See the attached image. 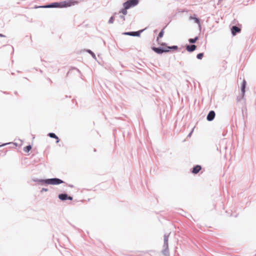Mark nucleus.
<instances>
[{
    "label": "nucleus",
    "instance_id": "obj_1",
    "mask_svg": "<svg viewBox=\"0 0 256 256\" xmlns=\"http://www.w3.org/2000/svg\"><path fill=\"white\" fill-rule=\"evenodd\" d=\"M78 4V2L76 0H66L60 2H54L50 4L42 6L44 8H64L70 7Z\"/></svg>",
    "mask_w": 256,
    "mask_h": 256
},
{
    "label": "nucleus",
    "instance_id": "obj_2",
    "mask_svg": "<svg viewBox=\"0 0 256 256\" xmlns=\"http://www.w3.org/2000/svg\"><path fill=\"white\" fill-rule=\"evenodd\" d=\"M170 49H173V50H177L178 46H167L166 48H157L156 47H152V50L158 54H161L164 52H169Z\"/></svg>",
    "mask_w": 256,
    "mask_h": 256
},
{
    "label": "nucleus",
    "instance_id": "obj_3",
    "mask_svg": "<svg viewBox=\"0 0 256 256\" xmlns=\"http://www.w3.org/2000/svg\"><path fill=\"white\" fill-rule=\"evenodd\" d=\"M44 182L46 184L57 185L63 183V181L57 178L47 179L44 180Z\"/></svg>",
    "mask_w": 256,
    "mask_h": 256
},
{
    "label": "nucleus",
    "instance_id": "obj_4",
    "mask_svg": "<svg viewBox=\"0 0 256 256\" xmlns=\"http://www.w3.org/2000/svg\"><path fill=\"white\" fill-rule=\"evenodd\" d=\"M138 0H128L126 2H124L123 4L124 7L126 8H130L138 4Z\"/></svg>",
    "mask_w": 256,
    "mask_h": 256
},
{
    "label": "nucleus",
    "instance_id": "obj_5",
    "mask_svg": "<svg viewBox=\"0 0 256 256\" xmlns=\"http://www.w3.org/2000/svg\"><path fill=\"white\" fill-rule=\"evenodd\" d=\"M214 117H215V112L214 111L212 110V111L210 112L208 114L207 120L208 121H212V120H213L214 119Z\"/></svg>",
    "mask_w": 256,
    "mask_h": 256
},
{
    "label": "nucleus",
    "instance_id": "obj_6",
    "mask_svg": "<svg viewBox=\"0 0 256 256\" xmlns=\"http://www.w3.org/2000/svg\"><path fill=\"white\" fill-rule=\"evenodd\" d=\"M240 32V28L236 26H233L232 28V33L234 36H235L236 33Z\"/></svg>",
    "mask_w": 256,
    "mask_h": 256
},
{
    "label": "nucleus",
    "instance_id": "obj_7",
    "mask_svg": "<svg viewBox=\"0 0 256 256\" xmlns=\"http://www.w3.org/2000/svg\"><path fill=\"white\" fill-rule=\"evenodd\" d=\"M201 169L202 168L200 166L196 165L193 168L192 172L194 174H196L201 170Z\"/></svg>",
    "mask_w": 256,
    "mask_h": 256
},
{
    "label": "nucleus",
    "instance_id": "obj_8",
    "mask_svg": "<svg viewBox=\"0 0 256 256\" xmlns=\"http://www.w3.org/2000/svg\"><path fill=\"white\" fill-rule=\"evenodd\" d=\"M196 48V46L192 44L190 46H187L186 47V50L190 52H192L194 51Z\"/></svg>",
    "mask_w": 256,
    "mask_h": 256
},
{
    "label": "nucleus",
    "instance_id": "obj_9",
    "mask_svg": "<svg viewBox=\"0 0 256 256\" xmlns=\"http://www.w3.org/2000/svg\"><path fill=\"white\" fill-rule=\"evenodd\" d=\"M246 86V82L245 80H244L242 82V98H243L244 95Z\"/></svg>",
    "mask_w": 256,
    "mask_h": 256
},
{
    "label": "nucleus",
    "instance_id": "obj_10",
    "mask_svg": "<svg viewBox=\"0 0 256 256\" xmlns=\"http://www.w3.org/2000/svg\"><path fill=\"white\" fill-rule=\"evenodd\" d=\"M124 34H126V35H129V36H139V32H124Z\"/></svg>",
    "mask_w": 256,
    "mask_h": 256
},
{
    "label": "nucleus",
    "instance_id": "obj_11",
    "mask_svg": "<svg viewBox=\"0 0 256 256\" xmlns=\"http://www.w3.org/2000/svg\"><path fill=\"white\" fill-rule=\"evenodd\" d=\"M58 198L60 200H64L67 199L68 195L66 194H60L58 195Z\"/></svg>",
    "mask_w": 256,
    "mask_h": 256
},
{
    "label": "nucleus",
    "instance_id": "obj_12",
    "mask_svg": "<svg viewBox=\"0 0 256 256\" xmlns=\"http://www.w3.org/2000/svg\"><path fill=\"white\" fill-rule=\"evenodd\" d=\"M164 29H162V30L160 31V32L159 33L158 36V38H157V40H157V42H158V44H160V43H159V39H160V38H162L164 34Z\"/></svg>",
    "mask_w": 256,
    "mask_h": 256
},
{
    "label": "nucleus",
    "instance_id": "obj_13",
    "mask_svg": "<svg viewBox=\"0 0 256 256\" xmlns=\"http://www.w3.org/2000/svg\"><path fill=\"white\" fill-rule=\"evenodd\" d=\"M190 19L194 20V21L196 23L198 24L200 26V20H199V19L198 18L190 16Z\"/></svg>",
    "mask_w": 256,
    "mask_h": 256
},
{
    "label": "nucleus",
    "instance_id": "obj_14",
    "mask_svg": "<svg viewBox=\"0 0 256 256\" xmlns=\"http://www.w3.org/2000/svg\"><path fill=\"white\" fill-rule=\"evenodd\" d=\"M168 236H164V246L166 247V249L168 248Z\"/></svg>",
    "mask_w": 256,
    "mask_h": 256
},
{
    "label": "nucleus",
    "instance_id": "obj_15",
    "mask_svg": "<svg viewBox=\"0 0 256 256\" xmlns=\"http://www.w3.org/2000/svg\"><path fill=\"white\" fill-rule=\"evenodd\" d=\"M50 138H54L57 140L56 142L58 143L59 142L58 137L54 133H49L48 134Z\"/></svg>",
    "mask_w": 256,
    "mask_h": 256
},
{
    "label": "nucleus",
    "instance_id": "obj_16",
    "mask_svg": "<svg viewBox=\"0 0 256 256\" xmlns=\"http://www.w3.org/2000/svg\"><path fill=\"white\" fill-rule=\"evenodd\" d=\"M32 149V146H31L29 145V146H26V147H24V152H29L30 150Z\"/></svg>",
    "mask_w": 256,
    "mask_h": 256
},
{
    "label": "nucleus",
    "instance_id": "obj_17",
    "mask_svg": "<svg viewBox=\"0 0 256 256\" xmlns=\"http://www.w3.org/2000/svg\"><path fill=\"white\" fill-rule=\"evenodd\" d=\"M128 9V8H126L125 7H124V8H122V10H121L120 11V12L122 13L124 15H126L127 14V10Z\"/></svg>",
    "mask_w": 256,
    "mask_h": 256
},
{
    "label": "nucleus",
    "instance_id": "obj_18",
    "mask_svg": "<svg viewBox=\"0 0 256 256\" xmlns=\"http://www.w3.org/2000/svg\"><path fill=\"white\" fill-rule=\"evenodd\" d=\"M198 40V37L196 36L194 38L189 39L188 41L190 43L194 44V43H195Z\"/></svg>",
    "mask_w": 256,
    "mask_h": 256
},
{
    "label": "nucleus",
    "instance_id": "obj_19",
    "mask_svg": "<svg viewBox=\"0 0 256 256\" xmlns=\"http://www.w3.org/2000/svg\"><path fill=\"white\" fill-rule=\"evenodd\" d=\"M203 56H204L203 53H200L197 54L196 57L198 59L201 60L203 58Z\"/></svg>",
    "mask_w": 256,
    "mask_h": 256
},
{
    "label": "nucleus",
    "instance_id": "obj_20",
    "mask_svg": "<svg viewBox=\"0 0 256 256\" xmlns=\"http://www.w3.org/2000/svg\"><path fill=\"white\" fill-rule=\"evenodd\" d=\"M114 18L112 16L110 18V19L109 20H108V22L110 24H112L114 22Z\"/></svg>",
    "mask_w": 256,
    "mask_h": 256
},
{
    "label": "nucleus",
    "instance_id": "obj_21",
    "mask_svg": "<svg viewBox=\"0 0 256 256\" xmlns=\"http://www.w3.org/2000/svg\"><path fill=\"white\" fill-rule=\"evenodd\" d=\"M88 52L92 56L94 57L95 56V54H94V52H92L90 50H88Z\"/></svg>",
    "mask_w": 256,
    "mask_h": 256
},
{
    "label": "nucleus",
    "instance_id": "obj_22",
    "mask_svg": "<svg viewBox=\"0 0 256 256\" xmlns=\"http://www.w3.org/2000/svg\"><path fill=\"white\" fill-rule=\"evenodd\" d=\"M67 199L70 200H72V196H68Z\"/></svg>",
    "mask_w": 256,
    "mask_h": 256
},
{
    "label": "nucleus",
    "instance_id": "obj_23",
    "mask_svg": "<svg viewBox=\"0 0 256 256\" xmlns=\"http://www.w3.org/2000/svg\"><path fill=\"white\" fill-rule=\"evenodd\" d=\"M161 46H166V44L165 43H162V44H160Z\"/></svg>",
    "mask_w": 256,
    "mask_h": 256
},
{
    "label": "nucleus",
    "instance_id": "obj_24",
    "mask_svg": "<svg viewBox=\"0 0 256 256\" xmlns=\"http://www.w3.org/2000/svg\"><path fill=\"white\" fill-rule=\"evenodd\" d=\"M42 191H47V190L43 188Z\"/></svg>",
    "mask_w": 256,
    "mask_h": 256
},
{
    "label": "nucleus",
    "instance_id": "obj_25",
    "mask_svg": "<svg viewBox=\"0 0 256 256\" xmlns=\"http://www.w3.org/2000/svg\"><path fill=\"white\" fill-rule=\"evenodd\" d=\"M1 146H0V147Z\"/></svg>",
    "mask_w": 256,
    "mask_h": 256
}]
</instances>
